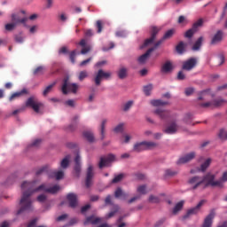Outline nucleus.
Masks as SVG:
<instances>
[{
	"label": "nucleus",
	"mask_w": 227,
	"mask_h": 227,
	"mask_svg": "<svg viewBox=\"0 0 227 227\" xmlns=\"http://www.w3.org/2000/svg\"><path fill=\"white\" fill-rule=\"evenodd\" d=\"M43 104L38 101L35 97H30L26 101V107H32L35 113H40V107H42Z\"/></svg>",
	"instance_id": "6"
},
{
	"label": "nucleus",
	"mask_w": 227,
	"mask_h": 227,
	"mask_svg": "<svg viewBox=\"0 0 227 227\" xmlns=\"http://www.w3.org/2000/svg\"><path fill=\"white\" fill-rule=\"evenodd\" d=\"M191 120H192V114H186L184 115V123H191Z\"/></svg>",
	"instance_id": "59"
},
{
	"label": "nucleus",
	"mask_w": 227,
	"mask_h": 227,
	"mask_svg": "<svg viewBox=\"0 0 227 227\" xmlns=\"http://www.w3.org/2000/svg\"><path fill=\"white\" fill-rule=\"evenodd\" d=\"M115 35L118 38H125V36H127V33L124 30H119L115 33Z\"/></svg>",
	"instance_id": "58"
},
{
	"label": "nucleus",
	"mask_w": 227,
	"mask_h": 227,
	"mask_svg": "<svg viewBox=\"0 0 227 227\" xmlns=\"http://www.w3.org/2000/svg\"><path fill=\"white\" fill-rule=\"evenodd\" d=\"M15 42H17V43H22L24 42V37L20 35H15Z\"/></svg>",
	"instance_id": "63"
},
{
	"label": "nucleus",
	"mask_w": 227,
	"mask_h": 227,
	"mask_svg": "<svg viewBox=\"0 0 227 227\" xmlns=\"http://www.w3.org/2000/svg\"><path fill=\"white\" fill-rule=\"evenodd\" d=\"M173 70V64L170 61L165 62L163 66L161 67V72L163 74H168V72H171Z\"/></svg>",
	"instance_id": "25"
},
{
	"label": "nucleus",
	"mask_w": 227,
	"mask_h": 227,
	"mask_svg": "<svg viewBox=\"0 0 227 227\" xmlns=\"http://www.w3.org/2000/svg\"><path fill=\"white\" fill-rule=\"evenodd\" d=\"M148 201L149 203H160V199L155 195H150Z\"/></svg>",
	"instance_id": "45"
},
{
	"label": "nucleus",
	"mask_w": 227,
	"mask_h": 227,
	"mask_svg": "<svg viewBox=\"0 0 227 227\" xmlns=\"http://www.w3.org/2000/svg\"><path fill=\"white\" fill-rule=\"evenodd\" d=\"M213 107H221V106L224 103H226V100L224 99H215L212 101Z\"/></svg>",
	"instance_id": "43"
},
{
	"label": "nucleus",
	"mask_w": 227,
	"mask_h": 227,
	"mask_svg": "<svg viewBox=\"0 0 227 227\" xmlns=\"http://www.w3.org/2000/svg\"><path fill=\"white\" fill-rule=\"evenodd\" d=\"M152 106L154 107H159L160 106H167L168 102H164L160 99H154L151 101Z\"/></svg>",
	"instance_id": "37"
},
{
	"label": "nucleus",
	"mask_w": 227,
	"mask_h": 227,
	"mask_svg": "<svg viewBox=\"0 0 227 227\" xmlns=\"http://www.w3.org/2000/svg\"><path fill=\"white\" fill-rule=\"evenodd\" d=\"M26 94H27V90H26V89H23L18 92H14L9 98V102H13V100H15V98H20V97H22V95H26Z\"/></svg>",
	"instance_id": "21"
},
{
	"label": "nucleus",
	"mask_w": 227,
	"mask_h": 227,
	"mask_svg": "<svg viewBox=\"0 0 227 227\" xmlns=\"http://www.w3.org/2000/svg\"><path fill=\"white\" fill-rule=\"evenodd\" d=\"M202 26H203V19H200L195 23H193L192 29L197 32L198 29H200V27H201Z\"/></svg>",
	"instance_id": "36"
},
{
	"label": "nucleus",
	"mask_w": 227,
	"mask_h": 227,
	"mask_svg": "<svg viewBox=\"0 0 227 227\" xmlns=\"http://www.w3.org/2000/svg\"><path fill=\"white\" fill-rule=\"evenodd\" d=\"M83 137L89 141V143H93L95 141V137L91 133V131H85L83 132Z\"/></svg>",
	"instance_id": "33"
},
{
	"label": "nucleus",
	"mask_w": 227,
	"mask_h": 227,
	"mask_svg": "<svg viewBox=\"0 0 227 227\" xmlns=\"http://www.w3.org/2000/svg\"><path fill=\"white\" fill-rule=\"evenodd\" d=\"M36 185V181L27 182L25 181L21 184V199L20 200V209L17 211V215L24 214V212H33L35 207H33V200L31 197L35 192H46L48 194H58L61 190V186L55 184L50 186L49 184H40L38 187Z\"/></svg>",
	"instance_id": "1"
},
{
	"label": "nucleus",
	"mask_w": 227,
	"mask_h": 227,
	"mask_svg": "<svg viewBox=\"0 0 227 227\" xmlns=\"http://www.w3.org/2000/svg\"><path fill=\"white\" fill-rule=\"evenodd\" d=\"M133 105H134V101H128L127 103H125L123 105L122 110L124 112H127V111H129V109H130V107H132Z\"/></svg>",
	"instance_id": "48"
},
{
	"label": "nucleus",
	"mask_w": 227,
	"mask_h": 227,
	"mask_svg": "<svg viewBox=\"0 0 227 227\" xmlns=\"http://www.w3.org/2000/svg\"><path fill=\"white\" fill-rule=\"evenodd\" d=\"M17 27V23H14L12 21V23H8L5 25V30L6 31H13Z\"/></svg>",
	"instance_id": "44"
},
{
	"label": "nucleus",
	"mask_w": 227,
	"mask_h": 227,
	"mask_svg": "<svg viewBox=\"0 0 227 227\" xmlns=\"http://www.w3.org/2000/svg\"><path fill=\"white\" fill-rule=\"evenodd\" d=\"M61 91H62L63 95H68V92L75 95V94H77V91H79V84L71 83L70 78L68 76H67L63 80Z\"/></svg>",
	"instance_id": "2"
},
{
	"label": "nucleus",
	"mask_w": 227,
	"mask_h": 227,
	"mask_svg": "<svg viewBox=\"0 0 227 227\" xmlns=\"http://www.w3.org/2000/svg\"><path fill=\"white\" fill-rule=\"evenodd\" d=\"M156 146L157 144L154 142L143 141L134 145L133 152L139 153L146 150H153V148H156Z\"/></svg>",
	"instance_id": "3"
},
{
	"label": "nucleus",
	"mask_w": 227,
	"mask_h": 227,
	"mask_svg": "<svg viewBox=\"0 0 227 227\" xmlns=\"http://www.w3.org/2000/svg\"><path fill=\"white\" fill-rule=\"evenodd\" d=\"M56 86V82H53L51 84L48 85L44 90L43 91V95L44 97H47L51 91H52V89Z\"/></svg>",
	"instance_id": "34"
},
{
	"label": "nucleus",
	"mask_w": 227,
	"mask_h": 227,
	"mask_svg": "<svg viewBox=\"0 0 227 227\" xmlns=\"http://www.w3.org/2000/svg\"><path fill=\"white\" fill-rule=\"evenodd\" d=\"M177 80L178 81H185V74H184V71H179L178 72Z\"/></svg>",
	"instance_id": "61"
},
{
	"label": "nucleus",
	"mask_w": 227,
	"mask_h": 227,
	"mask_svg": "<svg viewBox=\"0 0 227 227\" xmlns=\"http://www.w3.org/2000/svg\"><path fill=\"white\" fill-rule=\"evenodd\" d=\"M100 221H102V219L98 218V217H95V216H89L86 218V221L83 223V224H98V223H100Z\"/></svg>",
	"instance_id": "24"
},
{
	"label": "nucleus",
	"mask_w": 227,
	"mask_h": 227,
	"mask_svg": "<svg viewBox=\"0 0 227 227\" xmlns=\"http://www.w3.org/2000/svg\"><path fill=\"white\" fill-rule=\"evenodd\" d=\"M218 137L222 141H226V139H227V131H224V129H221L219 134H218Z\"/></svg>",
	"instance_id": "47"
},
{
	"label": "nucleus",
	"mask_w": 227,
	"mask_h": 227,
	"mask_svg": "<svg viewBox=\"0 0 227 227\" xmlns=\"http://www.w3.org/2000/svg\"><path fill=\"white\" fill-rule=\"evenodd\" d=\"M129 74V69L125 67H120L119 71L117 72V75L119 79H125Z\"/></svg>",
	"instance_id": "23"
},
{
	"label": "nucleus",
	"mask_w": 227,
	"mask_h": 227,
	"mask_svg": "<svg viewBox=\"0 0 227 227\" xmlns=\"http://www.w3.org/2000/svg\"><path fill=\"white\" fill-rule=\"evenodd\" d=\"M88 77V72L87 71H82L79 74L78 79L79 81H84Z\"/></svg>",
	"instance_id": "56"
},
{
	"label": "nucleus",
	"mask_w": 227,
	"mask_h": 227,
	"mask_svg": "<svg viewBox=\"0 0 227 227\" xmlns=\"http://www.w3.org/2000/svg\"><path fill=\"white\" fill-rule=\"evenodd\" d=\"M175 28L168 30L163 35V40H169V38H173V35H175Z\"/></svg>",
	"instance_id": "35"
},
{
	"label": "nucleus",
	"mask_w": 227,
	"mask_h": 227,
	"mask_svg": "<svg viewBox=\"0 0 227 227\" xmlns=\"http://www.w3.org/2000/svg\"><path fill=\"white\" fill-rule=\"evenodd\" d=\"M208 90H202L201 92H200L199 97H198V100H207V98L208 97Z\"/></svg>",
	"instance_id": "42"
},
{
	"label": "nucleus",
	"mask_w": 227,
	"mask_h": 227,
	"mask_svg": "<svg viewBox=\"0 0 227 227\" xmlns=\"http://www.w3.org/2000/svg\"><path fill=\"white\" fill-rule=\"evenodd\" d=\"M184 208V200L179 201L173 209V214L176 215L180 210Z\"/></svg>",
	"instance_id": "40"
},
{
	"label": "nucleus",
	"mask_w": 227,
	"mask_h": 227,
	"mask_svg": "<svg viewBox=\"0 0 227 227\" xmlns=\"http://www.w3.org/2000/svg\"><path fill=\"white\" fill-rule=\"evenodd\" d=\"M137 191L139 194H146V185L143 184L138 186Z\"/></svg>",
	"instance_id": "55"
},
{
	"label": "nucleus",
	"mask_w": 227,
	"mask_h": 227,
	"mask_svg": "<svg viewBox=\"0 0 227 227\" xmlns=\"http://www.w3.org/2000/svg\"><path fill=\"white\" fill-rule=\"evenodd\" d=\"M160 31V27L156 26L151 27V37L145 41L144 44L140 47V49H145V47H148V45H151V43L155 42V38H157V35H159Z\"/></svg>",
	"instance_id": "5"
},
{
	"label": "nucleus",
	"mask_w": 227,
	"mask_h": 227,
	"mask_svg": "<svg viewBox=\"0 0 227 227\" xmlns=\"http://www.w3.org/2000/svg\"><path fill=\"white\" fill-rule=\"evenodd\" d=\"M96 27L98 28V33H102V27H103L102 20H98L96 22Z\"/></svg>",
	"instance_id": "60"
},
{
	"label": "nucleus",
	"mask_w": 227,
	"mask_h": 227,
	"mask_svg": "<svg viewBox=\"0 0 227 227\" xmlns=\"http://www.w3.org/2000/svg\"><path fill=\"white\" fill-rule=\"evenodd\" d=\"M74 173L76 176H79V175H81V156L79 154L74 158Z\"/></svg>",
	"instance_id": "22"
},
{
	"label": "nucleus",
	"mask_w": 227,
	"mask_h": 227,
	"mask_svg": "<svg viewBox=\"0 0 227 227\" xmlns=\"http://www.w3.org/2000/svg\"><path fill=\"white\" fill-rule=\"evenodd\" d=\"M93 166L90 165L87 168V176L85 180V185L87 188L91 187V180L93 178Z\"/></svg>",
	"instance_id": "16"
},
{
	"label": "nucleus",
	"mask_w": 227,
	"mask_h": 227,
	"mask_svg": "<svg viewBox=\"0 0 227 227\" xmlns=\"http://www.w3.org/2000/svg\"><path fill=\"white\" fill-rule=\"evenodd\" d=\"M118 210H120V207L118 205H114L113 210L106 215L107 219L114 217L117 214Z\"/></svg>",
	"instance_id": "39"
},
{
	"label": "nucleus",
	"mask_w": 227,
	"mask_h": 227,
	"mask_svg": "<svg viewBox=\"0 0 227 227\" xmlns=\"http://www.w3.org/2000/svg\"><path fill=\"white\" fill-rule=\"evenodd\" d=\"M176 175H178V172L172 169L165 170V176H175Z\"/></svg>",
	"instance_id": "51"
},
{
	"label": "nucleus",
	"mask_w": 227,
	"mask_h": 227,
	"mask_svg": "<svg viewBox=\"0 0 227 227\" xmlns=\"http://www.w3.org/2000/svg\"><path fill=\"white\" fill-rule=\"evenodd\" d=\"M121 180H123V174H119L112 180V184H118V182H121Z\"/></svg>",
	"instance_id": "49"
},
{
	"label": "nucleus",
	"mask_w": 227,
	"mask_h": 227,
	"mask_svg": "<svg viewBox=\"0 0 227 227\" xmlns=\"http://www.w3.org/2000/svg\"><path fill=\"white\" fill-rule=\"evenodd\" d=\"M114 159H116V156H114V154H108L107 156H102L98 162L99 169H103V168L109 166L110 162H114Z\"/></svg>",
	"instance_id": "9"
},
{
	"label": "nucleus",
	"mask_w": 227,
	"mask_h": 227,
	"mask_svg": "<svg viewBox=\"0 0 227 227\" xmlns=\"http://www.w3.org/2000/svg\"><path fill=\"white\" fill-rule=\"evenodd\" d=\"M111 78V72H105L102 69H99L96 74L94 78V82L96 86H100V82H102V79H109Z\"/></svg>",
	"instance_id": "7"
},
{
	"label": "nucleus",
	"mask_w": 227,
	"mask_h": 227,
	"mask_svg": "<svg viewBox=\"0 0 227 227\" xmlns=\"http://www.w3.org/2000/svg\"><path fill=\"white\" fill-rule=\"evenodd\" d=\"M67 200L69 203V207L71 208H75V207H77V205H79V202L77 201V194L75 193H68L67 195Z\"/></svg>",
	"instance_id": "15"
},
{
	"label": "nucleus",
	"mask_w": 227,
	"mask_h": 227,
	"mask_svg": "<svg viewBox=\"0 0 227 227\" xmlns=\"http://www.w3.org/2000/svg\"><path fill=\"white\" fill-rule=\"evenodd\" d=\"M11 19L12 22L16 24V26H19V24H23V26H26V22H27V18H20V14L19 13H12Z\"/></svg>",
	"instance_id": "13"
},
{
	"label": "nucleus",
	"mask_w": 227,
	"mask_h": 227,
	"mask_svg": "<svg viewBox=\"0 0 227 227\" xmlns=\"http://www.w3.org/2000/svg\"><path fill=\"white\" fill-rule=\"evenodd\" d=\"M215 217V209H212L209 212V214L205 217L202 227H212Z\"/></svg>",
	"instance_id": "12"
},
{
	"label": "nucleus",
	"mask_w": 227,
	"mask_h": 227,
	"mask_svg": "<svg viewBox=\"0 0 227 227\" xmlns=\"http://www.w3.org/2000/svg\"><path fill=\"white\" fill-rule=\"evenodd\" d=\"M202 180H203V184H205L206 182L203 189H207L208 185H211V187H221V185L223 184L221 181H214L215 180V176L211 173H207L206 176H204L202 177Z\"/></svg>",
	"instance_id": "4"
},
{
	"label": "nucleus",
	"mask_w": 227,
	"mask_h": 227,
	"mask_svg": "<svg viewBox=\"0 0 227 227\" xmlns=\"http://www.w3.org/2000/svg\"><path fill=\"white\" fill-rule=\"evenodd\" d=\"M203 205H205V200H200L196 207L187 210L186 214L183 216V219H189L191 215H196V214L200 212V208H201Z\"/></svg>",
	"instance_id": "10"
},
{
	"label": "nucleus",
	"mask_w": 227,
	"mask_h": 227,
	"mask_svg": "<svg viewBox=\"0 0 227 227\" xmlns=\"http://www.w3.org/2000/svg\"><path fill=\"white\" fill-rule=\"evenodd\" d=\"M114 132H115V134H120V132H123V123L118 124L114 129Z\"/></svg>",
	"instance_id": "54"
},
{
	"label": "nucleus",
	"mask_w": 227,
	"mask_h": 227,
	"mask_svg": "<svg viewBox=\"0 0 227 227\" xmlns=\"http://www.w3.org/2000/svg\"><path fill=\"white\" fill-rule=\"evenodd\" d=\"M47 173H49V167H43L35 172V175L40 176V175H47Z\"/></svg>",
	"instance_id": "41"
},
{
	"label": "nucleus",
	"mask_w": 227,
	"mask_h": 227,
	"mask_svg": "<svg viewBox=\"0 0 227 227\" xmlns=\"http://www.w3.org/2000/svg\"><path fill=\"white\" fill-rule=\"evenodd\" d=\"M223 31L218 30L211 40V45H216V43L223 42Z\"/></svg>",
	"instance_id": "18"
},
{
	"label": "nucleus",
	"mask_w": 227,
	"mask_h": 227,
	"mask_svg": "<svg viewBox=\"0 0 227 227\" xmlns=\"http://www.w3.org/2000/svg\"><path fill=\"white\" fill-rule=\"evenodd\" d=\"M210 164H212V159L208 158L200 165V171H207V168H209Z\"/></svg>",
	"instance_id": "28"
},
{
	"label": "nucleus",
	"mask_w": 227,
	"mask_h": 227,
	"mask_svg": "<svg viewBox=\"0 0 227 227\" xmlns=\"http://www.w3.org/2000/svg\"><path fill=\"white\" fill-rule=\"evenodd\" d=\"M194 33H196V30L190 28L185 32L184 36L185 38H191L192 36H194Z\"/></svg>",
	"instance_id": "50"
},
{
	"label": "nucleus",
	"mask_w": 227,
	"mask_h": 227,
	"mask_svg": "<svg viewBox=\"0 0 227 227\" xmlns=\"http://www.w3.org/2000/svg\"><path fill=\"white\" fill-rule=\"evenodd\" d=\"M63 176H65V173L63 172V170H59L55 173L56 180H61Z\"/></svg>",
	"instance_id": "57"
},
{
	"label": "nucleus",
	"mask_w": 227,
	"mask_h": 227,
	"mask_svg": "<svg viewBox=\"0 0 227 227\" xmlns=\"http://www.w3.org/2000/svg\"><path fill=\"white\" fill-rule=\"evenodd\" d=\"M154 114L160 116L161 120H168L169 118V111L162 110V108H157L154 111Z\"/></svg>",
	"instance_id": "19"
},
{
	"label": "nucleus",
	"mask_w": 227,
	"mask_h": 227,
	"mask_svg": "<svg viewBox=\"0 0 227 227\" xmlns=\"http://www.w3.org/2000/svg\"><path fill=\"white\" fill-rule=\"evenodd\" d=\"M202 43H203V36H200L193 44L192 51H200V49H201Z\"/></svg>",
	"instance_id": "27"
},
{
	"label": "nucleus",
	"mask_w": 227,
	"mask_h": 227,
	"mask_svg": "<svg viewBox=\"0 0 227 227\" xmlns=\"http://www.w3.org/2000/svg\"><path fill=\"white\" fill-rule=\"evenodd\" d=\"M196 65H198V59L191 58L186 61L183 62L182 70H185L186 72H191V70L196 68Z\"/></svg>",
	"instance_id": "8"
},
{
	"label": "nucleus",
	"mask_w": 227,
	"mask_h": 227,
	"mask_svg": "<svg viewBox=\"0 0 227 227\" xmlns=\"http://www.w3.org/2000/svg\"><path fill=\"white\" fill-rule=\"evenodd\" d=\"M107 124V120L104 119L101 122L100 126V136H101V140L104 141L106 139V125Z\"/></svg>",
	"instance_id": "26"
},
{
	"label": "nucleus",
	"mask_w": 227,
	"mask_h": 227,
	"mask_svg": "<svg viewBox=\"0 0 227 227\" xmlns=\"http://www.w3.org/2000/svg\"><path fill=\"white\" fill-rule=\"evenodd\" d=\"M34 75H43L45 74V67L39 66L33 71Z\"/></svg>",
	"instance_id": "30"
},
{
	"label": "nucleus",
	"mask_w": 227,
	"mask_h": 227,
	"mask_svg": "<svg viewBox=\"0 0 227 227\" xmlns=\"http://www.w3.org/2000/svg\"><path fill=\"white\" fill-rule=\"evenodd\" d=\"M176 51L178 54H184L185 51V43L183 41L179 42V43L176 46Z\"/></svg>",
	"instance_id": "31"
},
{
	"label": "nucleus",
	"mask_w": 227,
	"mask_h": 227,
	"mask_svg": "<svg viewBox=\"0 0 227 227\" xmlns=\"http://www.w3.org/2000/svg\"><path fill=\"white\" fill-rule=\"evenodd\" d=\"M115 198H123L125 200L127 198V193L123 192V190L121 188H117L114 192Z\"/></svg>",
	"instance_id": "32"
},
{
	"label": "nucleus",
	"mask_w": 227,
	"mask_h": 227,
	"mask_svg": "<svg viewBox=\"0 0 227 227\" xmlns=\"http://www.w3.org/2000/svg\"><path fill=\"white\" fill-rule=\"evenodd\" d=\"M90 51H91V47L90 46H84L82 51H81V54H88V52H90Z\"/></svg>",
	"instance_id": "62"
},
{
	"label": "nucleus",
	"mask_w": 227,
	"mask_h": 227,
	"mask_svg": "<svg viewBox=\"0 0 227 227\" xmlns=\"http://www.w3.org/2000/svg\"><path fill=\"white\" fill-rule=\"evenodd\" d=\"M194 157H196V153H189L186 155L179 158V160L176 161V164H187V162H191Z\"/></svg>",
	"instance_id": "14"
},
{
	"label": "nucleus",
	"mask_w": 227,
	"mask_h": 227,
	"mask_svg": "<svg viewBox=\"0 0 227 227\" xmlns=\"http://www.w3.org/2000/svg\"><path fill=\"white\" fill-rule=\"evenodd\" d=\"M77 56V52L75 51H73L69 54V59L73 65L75 63V57Z\"/></svg>",
	"instance_id": "53"
},
{
	"label": "nucleus",
	"mask_w": 227,
	"mask_h": 227,
	"mask_svg": "<svg viewBox=\"0 0 227 227\" xmlns=\"http://www.w3.org/2000/svg\"><path fill=\"white\" fill-rule=\"evenodd\" d=\"M155 51V48H150L145 54L141 55L138 58V63L141 65H144V63H146V59L150 57V54Z\"/></svg>",
	"instance_id": "20"
},
{
	"label": "nucleus",
	"mask_w": 227,
	"mask_h": 227,
	"mask_svg": "<svg viewBox=\"0 0 227 227\" xmlns=\"http://www.w3.org/2000/svg\"><path fill=\"white\" fill-rule=\"evenodd\" d=\"M105 204L106 205H113L111 195L106 196V198L105 199Z\"/></svg>",
	"instance_id": "64"
},
{
	"label": "nucleus",
	"mask_w": 227,
	"mask_h": 227,
	"mask_svg": "<svg viewBox=\"0 0 227 227\" xmlns=\"http://www.w3.org/2000/svg\"><path fill=\"white\" fill-rule=\"evenodd\" d=\"M152 90H153V84H152V83L144 86L145 95H146V97H150V95L152 93Z\"/></svg>",
	"instance_id": "38"
},
{
	"label": "nucleus",
	"mask_w": 227,
	"mask_h": 227,
	"mask_svg": "<svg viewBox=\"0 0 227 227\" xmlns=\"http://www.w3.org/2000/svg\"><path fill=\"white\" fill-rule=\"evenodd\" d=\"M36 201H38V203H45L47 201V195L43 193L40 194L37 196Z\"/></svg>",
	"instance_id": "46"
},
{
	"label": "nucleus",
	"mask_w": 227,
	"mask_h": 227,
	"mask_svg": "<svg viewBox=\"0 0 227 227\" xmlns=\"http://www.w3.org/2000/svg\"><path fill=\"white\" fill-rule=\"evenodd\" d=\"M165 134H176L178 132V124L176 122H171L165 129H163Z\"/></svg>",
	"instance_id": "17"
},
{
	"label": "nucleus",
	"mask_w": 227,
	"mask_h": 227,
	"mask_svg": "<svg viewBox=\"0 0 227 227\" xmlns=\"http://www.w3.org/2000/svg\"><path fill=\"white\" fill-rule=\"evenodd\" d=\"M70 164V155L66 156V158H64L61 162H60V167L62 168V169H67V168H68Z\"/></svg>",
	"instance_id": "29"
},
{
	"label": "nucleus",
	"mask_w": 227,
	"mask_h": 227,
	"mask_svg": "<svg viewBox=\"0 0 227 227\" xmlns=\"http://www.w3.org/2000/svg\"><path fill=\"white\" fill-rule=\"evenodd\" d=\"M188 184H190V185H192V189L193 191H196L198 187L203 185V177L199 176H192V178L189 179Z\"/></svg>",
	"instance_id": "11"
},
{
	"label": "nucleus",
	"mask_w": 227,
	"mask_h": 227,
	"mask_svg": "<svg viewBox=\"0 0 227 227\" xmlns=\"http://www.w3.org/2000/svg\"><path fill=\"white\" fill-rule=\"evenodd\" d=\"M200 107H203V109H208V107H214L212 101L200 103Z\"/></svg>",
	"instance_id": "52"
}]
</instances>
